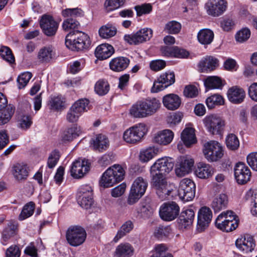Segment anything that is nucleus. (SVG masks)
<instances>
[{
  "label": "nucleus",
  "instance_id": "1",
  "mask_svg": "<svg viewBox=\"0 0 257 257\" xmlns=\"http://www.w3.org/2000/svg\"><path fill=\"white\" fill-rule=\"evenodd\" d=\"M161 106V102L157 98L148 97L134 103L130 109V113L135 118H146L154 115Z\"/></svg>",
  "mask_w": 257,
  "mask_h": 257
},
{
  "label": "nucleus",
  "instance_id": "2",
  "mask_svg": "<svg viewBox=\"0 0 257 257\" xmlns=\"http://www.w3.org/2000/svg\"><path fill=\"white\" fill-rule=\"evenodd\" d=\"M79 35L76 36L74 31L70 32L66 36L65 45L72 51H82L88 49L91 44L89 36L85 33L77 31Z\"/></svg>",
  "mask_w": 257,
  "mask_h": 257
},
{
  "label": "nucleus",
  "instance_id": "3",
  "mask_svg": "<svg viewBox=\"0 0 257 257\" xmlns=\"http://www.w3.org/2000/svg\"><path fill=\"white\" fill-rule=\"evenodd\" d=\"M125 171L119 165H114L107 169L103 174L99 182L100 185L104 188L112 186L121 181L124 177Z\"/></svg>",
  "mask_w": 257,
  "mask_h": 257
},
{
  "label": "nucleus",
  "instance_id": "4",
  "mask_svg": "<svg viewBox=\"0 0 257 257\" xmlns=\"http://www.w3.org/2000/svg\"><path fill=\"white\" fill-rule=\"evenodd\" d=\"M152 183L159 198L164 200L168 199L175 188L173 183L168 182L164 176L154 175Z\"/></svg>",
  "mask_w": 257,
  "mask_h": 257
},
{
  "label": "nucleus",
  "instance_id": "5",
  "mask_svg": "<svg viewBox=\"0 0 257 257\" xmlns=\"http://www.w3.org/2000/svg\"><path fill=\"white\" fill-rule=\"evenodd\" d=\"M148 183L146 179L142 177H137L134 181L127 199V203L132 205L145 194Z\"/></svg>",
  "mask_w": 257,
  "mask_h": 257
},
{
  "label": "nucleus",
  "instance_id": "6",
  "mask_svg": "<svg viewBox=\"0 0 257 257\" xmlns=\"http://www.w3.org/2000/svg\"><path fill=\"white\" fill-rule=\"evenodd\" d=\"M203 122L207 131L212 135H221L225 125V120L215 114L206 116Z\"/></svg>",
  "mask_w": 257,
  "mask_h": 257
},
{
  "label": "nucleus",
  "instance_id": "7",
  "mask_svg": "<svg viewBox=\"0 0 257 257\" xmlns=\"http://www.w3.org/2000/svg\"><path fill=\"white\" fill-rule=\"evenodd\" d=\"M146 132V125L140 123L127 129L123 133V138L127 143L136 144L141 141Z\"/></svg>",
  "mask_w": 257,
  "mask_h": 257
},
{
  "label": "nucleus",
  "instance_id": "8",
  "mask_svg": "<svg viewBox=\"0 0 257 257\" xmlns=\"http://www.w3.org/2000/svg\"><path fill=\"white\" fill-rule=\"evenodd\" d=\"M203 153L209 162H216L223 156V147L218 142L210 141L204 144Z\"/></svg>",
  "mask_w": 257,
  "mask_h": 257
},
{
  "label": "nucleus",
  "instance_id": "9",
  "mask_svg": "<svg viewBox=\"0 0 257 257\" xmlns=\"http://www.w3.org/2000/svg\"><path fill=\"white\" fill-rule=\"evenodd\" d=\"M89 101L86 98L80 99L76 101L67 112V120L71 123L76 122L82 113L89 109Z\"/></svg>",
  "mask_w": 257,
  "mask_h": 257
},
{
  "label": "nucleus",
  "instance_id": "10",
  "mask_svg": "<svg viewBox=\"0 0 257 257\" xmlns=\"http://www.w3.org/2000/svg\"><path fill=\"white\" fill-rule=\"evenodd\" d=\"M196 186L194 182L189 178L181 180L178 190V196L184 201L192 200L195 195Z\"/></svg>",
  "mask_w": 257,
  "mask_h": 257
},
{
  "label": "nucleus",
  "instance_id": "11",
  "mask_svg": "<svg viewBox=\"0 0 257 257\" xmlns=\"http://www.w3.org/2000/svg\"><path fill=\"white\" fill-rule=\"evenodd\" d=\"M66 237L70 245L77 246L82 244L85 240L86 232L81 226H72L68 229Z\"/></svg>",
  "mask_w": 257,
  "mask_h": 257
},
{
  "label": "nucleus",
  "instance_id": "12",
  "mask_svg": "<svg viewBox=\"0 0 257 257\" xmlns=\"http://www.w3.org/2000/svg\"><path fill=\"white\" fill-rule=\"evenodd\" d=\"M174 166L172 158L163 157L158 159L151 167V174L154 175H161L164 176L169 173Z\"/></svg>",
  "mask_w": 257,
  "mask_h": 257
},
{
  "label": "nucleus",
  "instance_id": "13",
  "mask_svg": "<svg viewBox=\"0 0 257 257\" xmlns=\"http://www.w3.org/2000/svg\"><path fill=\"white\" fill-rule=\"evenodd\" d=\"M180 207L175 202L163 203L160 208L159 215L162 219L171 221L179 215Z\"/></svg>",
  "mask_w": 257,
  "mask_h": 257
},
{
  "label": "nucleus",
  "instance_id": "14",
  "mask_svg": "<svg viewBox=\"0 0 257 257\" xmlns=\"http://www.w3.org/2000/svg\"><path fill=\"white\" fill-rule=\"evenodd\" d=\"M40 26L43 33L48 37H52L56 34L59 24L50 15H42L40 20Z\"/></svg>",
  "mask_w": 257,
  "mask_h": 257
},
{
  "label": "nucleus",
  "instance_id": "15",
  "mask_svg": "<svg viewBox=\"0 0 257 257\" xmlns=\"http://www.w3.org/2000/svg\"><path fill=\"white\" fill-rule=\"evenodd\" d=\"M175 81V76L173 72L168 71L163 73L154 81L151 92L156 93L163 90L172 85Z\"/></svg>",
  "mask_w": 257,
  "mask_h": 257
},
{
  "label": "nucleus",
  "instance_id": "16",
  "mask_svg": "<svg viewBox=\"0 0 257 257\" xmlns=\"http://www.w3.org/2000/svg\"><path fill=\"white\" fill-rule=\"evenodd\" d=\"M153 36V31L149 28H144L138 31L135 34L125 35L124 40L131 45H138L149 41Z\"/></svg>",
  "mask_w": 257,
  "mask_h": 257
},
{
  "label": "nucleus",
  "instance_id": "17",
  "mask_svg": "<svg viewBox=\"0 0 257 257\" xmlns=\"http://www.w3.org/2000/svg\"><path fill=\"white\" fill-rule=\"evenodd\" d=\"M227 4L225 0H209L205 4V9L209 15L218 17L226 11Z\"/></svg>",
  "mask_w": 257,
  "mask_h": 257
},
{
  "label": "nucleus",
  "instance_id": "18",
  "mask_svg": "<svg viewBox=\"0 0 257 257\" xmlns=\"http://www.w3.org/2000/svg\"><path fill=\"white\" fill-rule=\"evenodd\" d=\"M255 245L254 238L249 234L241 236L235 241V245L237 248L244 254L252 252L254 250Z\"/></svg>",
  "mask_w": 257,
  "mask_h": 257
},
{
  "label": "nucleus",
  "instance_id": "19",
  "mask_svg": "<svg viewBox=\"0 0 257 257\" xmlns=\"http://www.w3.org/2000/svg\"><path fill=\"white\" fill-rule=\"evenodd\" d=\"M234 178L239 184L243 185L247 183L251 177V172L244 163L239 162L234 168Z\"/></svg>",
  "mask_w": 257,
  "mask_h": 257
},
{
  "label": "nucleus",
  "instance_id": "20",
  "mask_svg": "<svg viewBox=\"0 0 257 257\" xmlns=\"http://www.w3.org/2000/svg\"><path fill=\"white\" fill-rule=\"evenodd\" d=\"M89 170L88 160L83 159L76 160L72 164L70 169L71 175L74 178L82 177Z\"/></svg>",
  "mask_w": 257,
  "mask_h": 257
},
{
  "label": "nucleus",
  "instance_id": "21",
  "mask_svg": "<svg viewBox=\"0 0 257 257\" xmlns=\"http://www.w3.org/2000/svg\"><path fill=\"white\" fill-rule=\"evenodd\" d=\"M212 217V211L209 207H202L198 213L197 227L202 231L207 227Z\"/></svg>",
  "mask_w": 257,
  "mask_h": 257
},
{
  "label": "nucleus",
  "instance_id": "22",
  "mask_svg": "<svg viewBox=\"0 0 257 257\" xmlns=\"http://www.w3.org/2000/svg\"><path fill=\"white\" fill-rule=\"evenodd\" d=\"M194 164V160L188 158L183 157L180 163L175 168V174L179 177H182L191 172Z\"/></svg>",
  "mask_w": 257,
  "mask_h": 257
},
{
  "label": "nucleus",
  "instance_id": "23",
  "mask_svg": "<svg viewBox=\"0 0 257 257\" xmlns=\"http://www.w3.org/2000/svg\"><path fill=\"white\" fill-rule=\"evenodd\" d=\"M194 218L195 213L193 209H187L183 210L177 219L179 226L181 228H189L192 225Z\"/></svg>",
  "mask_w": 257,
  "mask_h": 257
},
{
  "label": "nucleus",
  "instance_id": "24",
  "mask_svg": "<svg viewBox=\"0 0 257 257\" xmlns=\"http://www.w3.org/2000/svg\"><path fill=\"white\" fill-rule=\"evenodd\" d=\"M228 100L234 104H239L242 102L245 96V91L237 86H232L227 91Z\"/></svg>",
  "mask_w": 257,
  "mask_h": 257
},
{
  "label": "nucleus",
  "instance_id": "25",
  "mask_svg": "<svg viewBox=\"0 0 257 257\" xmlns=\"http://www.w3.org/2000/svg\"><path fill=\"white\" fill-rule=\"evenodd\" d=\"M18 232V224L15 221H9L2 231V242L4 245Z\"/></svg>",
  "mask_w": 257,
  "mask_h": 257
},
{
  "label": "nucleus",
  "instance_id": "26",
  "mask_svg": "<svg viewBox=\"0 0 257 257\" xmlns=\"http://www.w3.org/2000/svg\"><path fill=\"white\" fill-rule=\"evenodd\" d=\"M164 106L168 110H174L178 109L181 103L180 97L177 94L170 93L163 97Z\"/></svg>",
  "mask_w": 257,
  "mask_h": 257
},
{
  "label": "nucleus",
  "instance_id": "27",
  "mask_svg": "<svg viewBox=\"0 0 257 257\" xmlns=\"http://www.w3.org/2000/svg\"><path fill=\"white\" fill-rule=\"evenodd\" d=\"M174 133L170 130H164L156 134L153 141L162 145H167L171 143L174 138Z\"/></svg>",
  "mask_w": 257,
  "mask_h": 257
},
{
  "label": "nucleus",
  "instance_id": "28",
  "mask_svg": "<svg viewBox=\"0 0 257 257\" xmlns=\"http://www.w3.org/2000/svg\"><path fill=\"white\" fill-rule=\"evenodd\" d=\"M130 59L125 57H117L112 59L109 62L111 70L115 72L124 70L129 65Z\"/></svg>",
  "mask_w": 257,
  "mask_h": 257
},
{
  "label": "nucleus",
  "instance_id": "29",
  "mask_svg": "<svg viewBox=\"0 0 257 257\" xmlns=\"http://www.w3.org/2000/svg\"><path fill=\"white\" fill-rule=\"evenodd\" d=\"M218 65V60L213 56H206L200 61L198 66L202 72H210L216 69Z\"/></svg>",
  "mask_w": 257,
  "mask_h": 257
},
{
  "label": "nucleus",
  "instance_id": "30",
  "mask_svg": "<svg viewBox=\"0 0 257 257\" xmlns=\"http://www.w3.org/2000/svg\"><path fill=\"white\" fill-rule=\"evenodd\" d=\"M114 52L113 47L108 44H102L96 47L95 51V56L100 60H105L109 58Z\"/></svg>",
  "mask_w": 257,
  "mask_h": 257
},
{
  "label": "nucleus",
  "instance_id": "31",
  "mask_svg": "<svg viewBox=\"0 0 257 257\" xmlns=\"http://www.w3.org/2000/svg\"><path fill=\"white\" fill-rule=\"evenodd\" d=\"M214 173L213 168L208 164L199 163L195 171L196 176L200 179H207Z\"/></svg>",
  "mask_w": 257,
  "mask_h": 257
},
{
  "label": "nucleus",
  "instance_id": "32",
  "mask_svg": "<svg viewBox=\"0 0 257 257\" xmlns=\"http://www.w3.org/2000/svg\"><path fill=\"white\" fill-rule=\"evenodd\" d=\"M81 133L80 126L74 125L63 132L61 136V141L64 143L71 142L78 137Z\"/></svg>",
  "mask_w": 257,
  "mask_h": 257
},
{
  "label": "nucleus",
  "instance_id": "33",
  "mask_svg": "<svg viewBox=\"0 0 257 257\" xmlns=\"http://www.w3.org/2000/svg\"><path fill=\"white\" fill-rule=\"evenodd\" d=\"M215 225L219 229L225 231L229 232L235 229L238 224L237 221H233L232 222H228L223 221V215L220 214L216 219Z\"/></svg>",
  "mask_w": 257,
  "mask_h": 257
},
{
  "label": "nucleus",
  "instance_id": "34",
  "mask_svg": "<svg viewBox=\"0 0 257 257\" xmlns=\"http://www.w3.org/2000/svg\"><path fill=\"white\" fill-rule=\"evenodd\" d=\"M91 144L93 145L94 150L102 152L108 147L109 141L105 135L99 134L96 135L94 139L91 140Z\"/></svg>",
  "mask_w": 257,
  "mask_h": 257
},
{
  "label": "nucleus",
  "instance_id": "35",
  "mask_svg": "<svg viewBox=\"0 0 257 257\" xmlns=\"http://www.w3.org/2000/svg\"><path fill=\"white\" fill-rule=\"evenodd\" d=\"M213 32L209 29L200 30L197 34L199 42L204 45L210 44L214 39Z\"/></svg>",
  "mask_w": 257,
  "mask_h": 257
},
{
  "label": "nucleus",
  "instance_id": "36",
  "mask_svg": "<svg viewBox=\"0 0 257 257\" xmlns=\"http://www.w3.org/2000/svg\"><path fill=\"white\" fill-rule=\"evenodd\" d=\"M181 140L184 145L189 147L196 142L195 130L192 127H186L181 134Z\"/></svg>",
  "mask_w": 257,
  "mask_h": 257
},
{
  "label": "nucleus",
  "instance_id": "37",
  "mask_svg": "<svg viewBox=\"0 0 257 257\" xmlns=\"http://www.w3.org/2000/svg\"><path fill=\"white\" fill-rule=\"evenodd\" d=\"M227 196L224 194H221L213 199L211 206L214 211L217 212L225 209L227 207Z\"/></svg>",
  "mask_w": 257,
  "mask_h": 257
},
{
  "label": "nucleus",
  "instance_id": "38",
  "mask_svg": "<svg viewBox=\"0 0 257 257\" xmlns=\"http://www.w3.org/2000/svg\"><path fill=\"white\" fill-rule=\"evenodd\" d=\"M29 175V168L24 164L18 163L14 166V176L18 180L27 179Z\"/></svg>",
  "mask_w": 257,
  "mask_h": 257
},
{
  "label": "nucleus",
  "instance_id": "39",
  "mask_svg": "<svg viewBox=\"0 0 257 257\" xmlns=\"http://www.w3.org/2000/svg\"><path fill=\"white\" fill-rule=\"evenodd\" d=\"M161 152V150L157 147H150L141 152L140 159L142 162H147Z\"/></svg>",
  "mask_w": 257,
  "mask_h": 257
},
{
  "label": "nucleus",
  "instance_id": "40",
  "mask_svg": "<svg viewBox=\"0 0 257 257\" xmlns=\"http://www.w3.org/2000/svg\"><path fill=\"white\" fill-rule=\"evenodd\" d=\"M54 55L53 49L51 46L44 47L41 48L38 54V60L42 63H47L51 61Z\"/></svg>",
  "mask_w": 257,
  "mask_h": 257
},
{
  "label": "nucleus",
  "instance_id": "41",
  "mask_svg": "<svg viewBox=\"0 0 257 257\" xmlns=\"http://www.w3.org/2000/svg\"><path fill=\"white\" fill-rule=\"evenodd\" d=\"M65 102V99L63 96H54L51 97L49 105L50 109L59 111L64 108Z\"/></svg>",
  "mask_w": 257,
  "mask_h": 257
},
{
  "label": "nucleus",
  "instance_id": "42",
  "mask_svg": "<svg viewBox=\"0 0 257 257\" xmlns=\"http://www.w3.org/2000/svg\"><path fill=\"white\" fill-rule=\"evenodd\" d=\"M133 248L130 244L121 243L116 247L115 253L118 257H130L133 254Z\"/></svg>",
  "mask_w": 257,
  "mask_h": 257
},
{
  "label": "nucleus",
  "instance_id": "43",
  "mask_svg": "<svg viewBox=\"0 0 257 257\" xmlns=\"http://www.w3.org/2000/svg\"><path fill=\"white\" fill-rule=\"evenodd\" d=\"M134 227V224L131 220L125 222L118 230L117 234L113 238V241L117 242L119 239L129 233Z\"/></svg>",
  "mask_w": 257,
  "mask_h": 257
},
{
  "label": "nucleus",
  "instance_id": "44",
  "mask_svg": "<svg viewBox=\"0 0 257 257\" xmlns=\"http://www.w3.org/2000/svg\"><path fill=\"white\" fill-rule=\"evenodd\" d=\"M116 28L111 24H107L102 26L99 30V36L104 39H108L114 36L116 33Z\"/></svg>",
  "mask_w": 257,
  "mask_h": 257
},
{
  "label": "nucleus",
  "instance_id": "45",
  "mask_svg": "<svg viewBox=\"0 0 257 257\" xmlns=\"http://www.w3.org/2000/svg\"><path fill=\"white\" fill-rule=\"evenodd\" d=\"M109 90V85L104 79L98 80L94 86V91L98 95L103 96L106 94Z\"/></svg>",
  "mask_w": 257,
  "mask_h": 257
},
{
  "label": "nucleus",
  "instance_id": "46",
  "mask_svg": "<svg viewBox=\"0 0 257 257\" xmlns=\"http://www.w3.org/2000/svg\"><path fill=\"white\" fill-rule=\"evenodd\" d=\"M204 84L208 89H221L223 86L221 79L217 76L208 77Z\"/></svg>",
  "mask_w": 257,
  "mask_h": 257
},
{
  "label": "nucleus",
  "instance_id": "47",
  "mask_svg": "<svg viewBox=\"0 0 257 257\" xmlns=\"http://www.w3.org/2000/svg\"><path fill=\"white\" fill-rule=\"evenodd\" d=\"M35 208V204L32 202H29L24 205L21 213L19 215V219L21 220H24L30 216H31L33 213Z\"/></svg>",
  "mask_w": 257,
  "mask_h": 257
},
{
  "label": "nucleus",
  "instance_id": "48",
  "mask_svg": "<svg viewBox=\"0 0 257 257\" xmlns=\"http://www.w3.org/2000/svg\"><path fill=\"white\" fill-rule=\"evenodd\" d=\"M1 57L10 64L15 63V58L11 49L7 46H2L0 48Z\"/></svg>",
  "mask_w": 257,
  "mask_h": 257
},
{
  "label": "nucleus",
  "instance_id": "49",
  "mask_svg": "<svg viewBox=\"0 0 257 257\" xmlns=\"http://www.w3.org/2000/svg\"><path fill=\"white\" fill-rule=\"evenodd\" d=\"M181 28L180 23L176 21H171L165 25L164 30L170 34H177L180 32Z\"/></svg>",
  "mask_w": 257,
  "mask_h": 257
},
{
  "label": "nucleus",
  "instance_id": "50",
  "mask_svg": "<svg viewBox=\"0 0 257 257\" xmlns=\"http://www.w3.org/2000/svg\"><path fill=\"white\" fill-rule=\"evenodd\" d=\"M79 26V23L78 21L73 18H68L63 21L62 24L63 29L65 31H74L77 33V31H75L78 29Z\"/></svg>",
  "mask_w": 257,
  "mask_h": 257
},
{
  "label": "nucleus",
  "instance_id": "51",
  "mask_svg": "<svg viewBox=\"0 0 257 257\" xmlns=\"http://www.w3.org/2000/svg\"><path fill=\"white\" fill-rule=\"evenodd\" d=\"M224 103V99L219 94H215L208 97L206 100V103L209 108H212L215 105H220Z\"/></svg>",
  "mask_w": 257,
  "mask_h": 257
},
{
  "label": "nucleus",
  "instance_id": "52",
  "mask_svg": "<svg viewBox=\"0 0 257 257\" xmlns=\"http://www.w3.org/2000/svg\"><path fill=\"white\" fill-rule=\"evenodd\" d=\"M125 0H105L104 7L107 12H111L123 6Z\"/></svg>",
  "mask_w": 257,
  "mask_h": 257
},
{
  "label": "nucleus",
  "instance_id": "53",
  "mask_svg": "<svg viewBox=\"0 0 257 257\" xmlns=\"http://www.w3.org/2000/svg\"><path fill=\"white\" fill-rule=\"evenodd\" d=\"M226 144L228 149L234 151L238 148L239 141L236 135L233 134H229L226 138Z\"/></svg>",
  "mask_w": 257,
  "mask_h": 257
},
{
  "label": "nucleus",
  "instance_id": "54",
  "mask_svg": "<svg viewBox=\"0 0 257 257\" xmlns=\"http://www.w3.org/2000/svg\"><path fill=\"white\" fill-rule=\"evenodd\" d=\"M155 250V251L150 257H173L171 253L167 252V247L164 244L156 245Z\"/></svg>",
  "mask_w": 257,
  "mask_h": 257
},
{
  "label": "nucleus",
  "instance_id": "55",
  "mask_svg": "<svg viewBox=\"0 0 257 257\" xmlns=\"http://www.w3.org/2000/svg\"><path fill=\"white\" fill-rule=\"evenodd\" d=\"M15 112V108L9 106L3 112H0V125L7 123Z\"/></svg>",
  "mask_w": 257,
  "mask_h": 257
},
{
  "label": "nucleus",
  "instance_id": "56",
  "mask_svg": "<svg viewBox=\"0 0 257 257\" xmlns=\"http://www.w3.org/2000/svg\"><path fill=\"white\" fill-rule=\"evenodd\" d=\"M60 157V152L57 150H54L50 154L47 160V166L53 168L57 164Z\"/></svg>",
  "mask_w": 257,
  "mask_h": 257
},
{
  "label": "nucleus",
  "instance_id": "57",
  "mask_svg": "<svg viewBox=\"0 0 257 257\" xmlns=\"http://www.w3.org/2000/svg\"><path fill=\"white\" fill-rule=\"evenodd\" d=\"M62 13L64 17L73 18L75 19L83 16L82 11L78 8L66 9L62 11Z\"/></svg>",
  "mask_w": 257,
  "mask_h": 257
},
{
  "label": "nucleus",
  "instance_id": "58",
  "mask_svg": "<svg viewBox=\"0 0 257 257\" xmlns=\"http://www.w3.org/2000/svg\"><path fill=\"white\" fill-rule=\"evenodd\" d=\"M85 196L77 197V202L82 208L88 209L93 205V196L85 195Z\"/></svg>",
  "mask_w": 257,
  "mask_h": 257
},
{
  "label": "nucleus",
  "instance_id": "59",
  "mask_svg": "<svg viewBox=\"0 0 257 257\" xmlns=\"http://www.w3.org/2000/svg\"><path fill=\"white\" fill-rule=\"evenodd\" d=\"M32 77V74L29 72L22 73L17 78L18 87L19 89L24 88Z\"/></svg>",
  "mask_w": 257,
  "mask_h": 257
},
{
  "label": "nucleus",
  "instance_id": "60",
  "mask_svg": "<svg viewBox=\"0 0 257 257\" xmlns=\"http://www.w3.org/2000/svg\"><path fill=\"white\" fill-rule=\"evenodd\" d=\"M250 36V31L249 29L244 28L239 30L235 35L236 41L242 43L247 40Z\"/></svg>",
  "mask_w": 257,
  "mask_h": 257
},
{
  "label": "nucleus",
  "instance_id": "61",
  "mask_svg": "<svg viewBox=\"0 0 257 257\" xmlns=\"http://www.w3.org/2000/svg\"><path fill=\"white\" fill-rule=\"evenodd\" d=\"M171 228L169 226H160L156 228L154 235L159 239L162 238L164 237L168 236L171 233Z\"/></svg>",
  "mask_w": 257,
  "mask_h": 257
},
{
  "label": "nucleus",
  "instance_id": "62",
  "mask_svg": "<svg viewBox=\"0 0 257 257\" xmlns=\"http://www.w3.org/2000/svg\"><path fill=\"white\" fill-rule=\"evenodd\" d=\"M135 9L138 16L148 14L152 11V6L150 4H144L142 5L136 6Z\"/></svg>",
  "mask_w": 257,
  "mask_h": 257
},
{
  "label": "nucleus",
  "instance_id": "63",
  "mask_svg": "<svg viewBox=\"0 0 257 257\" xmlns=\"http://www.w3.org/2000/svg\"><path fill=\"white\" fill-rule=\"evenodd\" d=\"M198 94V90L197 87L192 85H187L184 90V95L188 98H194L196 97Z\"/></svg>",
  "mask_w": 257,
  "mask_h": 257
},
{
  "label": "nucleus",
  "instance_id": "64",
  "mask_svg": "<svg viewBox=\"0 0 257 257\" xmlns=\"http://www.w3.org/2000/svg\"><path fill=\"white\" fill-rule=\"evenodd\" d=\"M21 250L16 245L10 246L6 251V257H20Z\"/></svg>",
  "mask_w": 257,
  "mask_h": 257
}]
</instances>
